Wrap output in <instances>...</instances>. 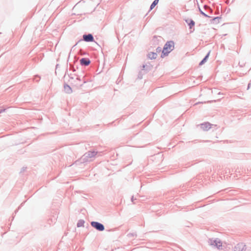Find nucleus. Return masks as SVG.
I'll return each mask as SVG.
<instances>
[{
  "label": "nucleus",
  "instance_id": "39448f33",
  "mask_svg": "<svg viewBox=\"0 0 251 251\" xmlns=\"http://www.w3.org/2000/svg\"><path fill=\"white\" fill-rule=\"evenodd\" d=\"M211 245L216 246L218 249H220L222 246V243L221 241L216 240L213 241V243H211Z\"/></svg>",
  "mask_w": 251,
  "mask_h": 251
},
{
  "label": "nucleus",
  "instance_id": "4468645a",
  "mask_svg": "<svg viewBox=\"0 0 251 251\" xmlns=\"http://www.w3.org/2000/svg\"><path fill=\"white\" fill-rule=\"evenodd\" d=\"M84 224V222L83 221H79L78 223H77V226L79 227V226H82Z\"/></svg>",
  "mask_w": 251,
  "mask_h": 251
},
{
  "label": "nucleus",
  "instance_id": "0eeeda50",
  "mask_svg": "<svg viewBox=\"0 0 251 251\" xmlns=\"http://www.w3.org/2000/svg\"><path fill=\"white\" fill-rule=\"evenodd\" d=\"M211 126L209 123H205L201 125V128L203 130H207L210 128Z\"/></svg>",
  "mask_w": 251,
  "mask_h": 251
},
{
  "label": "nucleus",
  "instance_id": "20e7f679",
  "mask_svg": "<svg viewBox=\"0 0 251 251\" xmlns=\"http://www.w3.org/2000/svg\"><path fill=\"white\" fill-rule=\"evenodd\" d=\"M80 63L82 65L88 66L90 64V61L88 59L83 58L80 60Z\"/></svg>",
  "mask_w": 251,
  "mask_h": 251
},
{
  "label": "nucleus",
  "instance_id": "6e6552de",
  "mask_svg": "<svg viewBox=\"0 0 251 251\" xmlns=\"http://www.w3.org/2000/svg\"><path fill=\"white\" fill-rule=\"evenodd\" d=\"M97 154V152L95 151H89L86 153V156L87 157L91 158L95 156Z\"/></svg>",
  "mask_w": 251,
  "mask_h": 251
},
{
  "label": "nucleus",
  "instance_id": "7ed1b4c3",
  "mask_svg": "<svg viewBox=\"0 0 251 251\" xmlns=\"http://www.w3.org/2000/svg\"><path fill=\"white\" fill-rule=\"evenodd\" d=\"M83 39L86 42H92L94 40V38L92 34L84 35L83 36Z\"/></svg>",
  "mask_w": 251,
  "mask_h": 251
},
{
  "label": "nucleus",
  "instance_id": "1a4fd4ad",
  "mask_svg": "<svg viewBox=\"0 0 251 251\" xmlns=\"http://www.w3.org/2000/svg\"><path fill=\"white\" fill-rule=\"evenodd\" d=\"M64 91L67 93H70L71 91V88L68 85L64 86Z\"/></svg>",
  "mask_w": 251,
  "mask_h": 251
},
{
  "label": "nucleus",
  "instance_id": "dca6fc26",
  "mask_svg": "<svg viewBox=\"0 0 251 251\" xmlns=\"http://www.w3.org/2000/svg\"><path fill=\"white\" fill-rule=\"evenodd\" d=\"M161 49L160 48H157V52H160V51H161Z\"/></svg>",
  "mask_w": 251,
  "mask_h": 251
},
{
  "label": "nucleus",
  "instance_id": "9d476101",
  "mask_svg": "<svg viewBox=\"0 0 251 251\" xmlns=\"http://www.w3.org/2000/svg\"><path fill=\"white\" fill-rule=\"evenodd\" d=\"M159 0H154L151 5V10H152L158 3Z\"/></svg>",
  "mask_w": 251,
  "mask_h": 251
},
{
  "label": "nucleus",
  "instance_id": "f257e3e1",
  "mask_svg": "<svg viewBox=\"0 0 251 251\" xmlns=\"http://www.w3.org/2000/svg\"><path fill=\"white\" fill-rule=\"evenodd\" d=\"M174 48V43L172 41L168 42L165 45L163 50H162V53L161 55V57H164L166 55H168V54Z\"/></svg>",
  "mask_w": 251,
  "mask_h": 251
},
{
  "label": "nucleus",
  "instance_id": "f03ea898",
  "mask_svg": "<svg viewBox=\"0 0 251 251\" xmlns=\"http://www.w3.org/2000/svg\"><path fill=\"white\" fill-rule=\"evenodd\" d=\"M91 226L99 231H103L104 229V226L100 223L96 222H91Z\"/></svg>",
  "mask_w": 251,
  "mask_h": 251
},
{
  "label": "nucleus",
  "instance_id": "f8f14e48",
  "mask_svg": "<svg viewBox=\"0 0 251 251\" xmlns=\"http://www.w3.org/2000/svg\"><path fill=\"white\" fill-rule=\"evenodd\" d=\"M209 55V52L207 54V55L204 57V58L200 62V65H201L204 64L207 60Z\"/></svg>",
  "mask_w": 251,
  "mask_h": 251
},
{
  "label": "nucleus",
  "instance_id": "423d86ee",
  "mask_svg": "<svg viewBox=\"0 0 251 251\" xmlns=\"http://www.w3.org/2000/svg\"><path fill=\"white\" fill-rule=\"evenodd\" d=\"M157 56L156 52H151L148 54V57L151 59H155Z\"/></svg>",
  "mask_w": 251,
  "mask_h": 251
},
{
  "label": "nucleus",
  "instance_id": "ddd939ff",
  "mask_svg": "<svg viewBox=\"0 0 251 251\" xmlns=\"http://www.w3.org/2000/svg\"><path fill=\"white\" fill-rule=\"evenodd\" d=\"M242 249H241V247L239 245L235 247L234 251H241Z\"/></svg>",
  "mask_w": 251,
  "mask_h": 251
},
{
  "label": "nucleus",
  "instance_id": "9b49d317",
  "mask_svg": "<svg viewBox=\"0 0 251 251\" xmlns=\"http://www.w3.org/2000/svg\"><path fill=\"white\" fill-rule=\"evenodd\" d=\"M209 55V52L207 54V55L204 57V58L200 62V65H201L204 64L207 60Z\"/></svg>",
  "mask_w": 251,
  "mask_h": 251
},
{
  "label": "nucleus",
  "instance_id": "2eb2a0df",
  "mask_svg": "<svg viewBox=\"0 0 251 251\" xmlns=\"http://www.w3.org/2000/svg\"><path fill=\"white\" fill-rule=\"evenodd\" d=\"M194 24H195V23L193 21H191V22L189 24V25H190V28H191L192 26H194Z\"/></svg>",
  "mask_w": 251,
  "mask_h": 251
}]
</instances>
